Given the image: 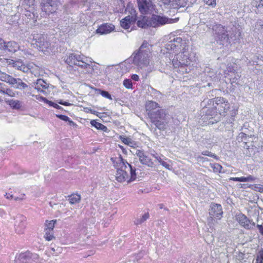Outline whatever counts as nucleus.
<instances>
[{
	"label": "nucleus",
	"instance_id": "nucleus-55",
	"mask_svg": "<svg viewBox=\"0 0 263 263\" xmlns=\"http://www.w3.org/2000/svg\"><path fill=\"white\" fill-rule=\"evenodd\" d=\"M58 103L60 104L63 105L65 106H69L71 105L70 103L67 102H64L63 101L60 100V101H58Z\"/></svg>",
	"mask_w": 263,
	"mask_h": 263
},
{
	"label": "nucleus",
	"instance_id": "nucleus-22",
	"mask_svg": "<svg viewBox=\"0 0 263 263\" xmlns=\"http://www.w3.org/2000/svg\"><path fill=\"white\" fill-rule=\"evenodd\" d=\"M137 25L139 27L144 29L150 27V17L140 15L137 20Z\"/></svg>",
	"mask_w": 263,
	"mask_h": 263
},
{
	"label": "nucleus",
	"instance_id": "nucleus-21",
	"mask_svg": "<svg viewBox=\"0 0 263 263\" xmlns=\"http://www.w3.org/2000/svg\"><path fill=\"white\" fill-rule=\"evenodd\" d=\"M114 25L111 24H105L101 25L96 30L98 33L100 34H107L114 30Z\"/></svg>",
	"mask_w": 263,
	"mask_h": 263
},
{
	"label": "nucleus",
	"instance_id": "nucleus-36",
	"mask_svg": "<svg viewBox=\"0 0 263 263\" xmlns=\"http://www.w3.org/2000/svg\"><path fill=\"white\" fill-rule=\"evenodd\" d=\"M41 100H42L45 103L48 104L49 106H52L57 109H63V108L59 106L58 104H57V103H54L52 101H49L48 100H47L46 98H44V97H41Z\"/></svg>",
	"mask_w": 263,
	"mask_h": 263
},
{
	"label": "nucleus",
	"instance_id": "nucleus-16",
	"mask_svg": "<svg viewBox=\"0 0 263 263\" xmlns=\"http://www.w3.org/2000/svg\"><path fill=\"white\" fill-rule=\"evenodd\" d=\"M247 64L253 65H262L263 64V56L260 54L248 53L246 55Z\"/></svg>",
	"mask_w": 263,
	"mask_h": 263
},
{
	"label": "nucleus",
	"instance_id": "nucleus-1",
	"mask_svg": "<svg viewBox=\"0 0 263 263\" xmlns=\"http://www.w3.org/2000/svg\"><path fill=\"white\" fill-rule=\"evenodd\" d=\"M148 117L156 128L160 131L167 129L172 119L168 112L162 108H158L155 112L148 113Z\"/></svg>",
	"mask_w": 263,
	"mask_h": 263
},
{
	"label": "nucleus",
	"instance_id": "nucleus-28",
	"mask_svg": "<svg viewBox=\"0 0 263 263\" xmlns=\"http://www.w3.org/2000/svg\"><path fill=\"white\" fill-rule=\"evenodd\" d=\"M6 102L13 109H19L22 107V102L19 100L11 99L8 100Z\"/></svg>",
	"mask_w": 263,
	"mask_h": 263
},
{
	"label": "nucleus",
	"instance_id": "nucleus-60",
	"mask_svg": "<svg viewBox=\"0 0 263 263\" xmlns=\"http://www.w3.org/2000/svg\"><path fill=\"white\" fill-rule=\"evenodd\" d=\"M255 179V178L251 175H249V176L247 177V182L249 181H253Z\"/></svg>",
	"mask_w": 263,
	"mask_h": 263
},
{
	"label": "nucleus",
	"instance_id": "nucleus-42",
	"mask_svg": "<svg viewBox=\"0 0 263 263\" xmlns=\"http://www.w3.org/2000/svg\"><path fill=\"white\" fill-rule=\"evenodd\" d=\"M3 94H6L8 95L10 97H14L15 93L10 88H8L5 86L4 92H3Z\"/></svg>",
	"mask_w": 263,
	"mask_h": 263
},
{
	"label": "nucleus",
	"instance_id": "nucleus-43",
	"mask_svg": "<svg viewBox=\"0 0 263 263\" xmlns=\"http://www.w3.org/2000/svg\"><path fill=\"white\" fill-rule=\"evenodd\" d=\"M49 249L55 253V255H58L59 253H61L62 248L59 247H52L51 246Z\"/></svg>",
	"mask_w": 263,
	"mask_h": 263
},
{
	"label": "nucleus",
	"instance_id": "nucleus-35",
	"mask_svg": "<svg viewBox=\"0 0 263 263\" xmlns=\"http://www.w3.org/2000/svg\"><path fill=\"white\" fill-rule=\"evenodd\" d=\"M211 103H213V105L214 106L215 105V98L214 99V100H211V99H204L201 103V106L203 107V112H206L205 109H206V105L207 104H211Z\"/></svg>",
	"mask_w": 263,
	"mask_h": 263
},
{
	"label": "nucleus",
	"instance_id": "nucleus-51",
	"mask_svg": "<svg viewBox=\"0 0 263 263\" xmlns=\"http://www.w3.org/2000/svg\"><path fill=\"white\" fill-rule=\"evenodd\" d=\"M256 259H259V260H263V249H261L258 252Z\"/></svg>",
	"mask_w": 263,
	"mask_h": 263
},
{
	"label": "nucleus",
	"instance_id": "nucleus-37",
	"mask_svg": "<svg viewBox=\"0 0 263 263\" xmlns=\"http://www.w3.org/2000/svg\"><path fill=\"white\" fill-rule=\"evenodd\" d=\"M149 214L148 213H145L140 219H137L134 222L136 225L141 224L145 221H146L149 218Z\"/></svg>",
	"mask_w": 263,
	"mask_h": 263
},
{
	"label": "nucleus",
	"instance_id": "nucleus-13",
	"mask_svg": "<svg viewBox=\"0 0 263 263\" xmlns=\"http://www.w3.org/2000/svg\"><path fill=\"white\" fill-rule=\"evenodd\" d=\"M170 22L169 19L165 16L154 14L150 17V27H158Z\"/></svg>",
	"mask_w": 263,
	"mask_h": 263
},
{
	"label": "nucleus",
	"instance_id": "nucleus-29",
	"mask_svg": "<svg viewBox=\"0 0 263 263\" xmlns=\"http://www.w3.org/2000/svg\"><path fill=\"white\" fill-rule=\"evenodd\" d=\"M172 41L175 43L176 46L177 47V49L179 50V51L183 50L184 48V46H185V42L182 41V39L180 37H176Z\"/></svg>",
	"mask_w": 263,
	"mask_h": 263
},
{
	"label": "nucleus",
	"instance_id": "nucleus-7",
	"mask_svg": "<svg viewBox=\"0 0 263 263\" xmlns=\"http://www.w3.org/2000/svg\"><path fill=\"white\" fill-rule=\"evenodd\" d=\"M213 30L215 40L219 42L220 44L227 45L230 43L227 30L224 27L218 24L213 27Z\"/></svg>",
	"mask_w": 263,
	"mask_h": 263
},
{
	"label": "nucleus",
	"instance_id": "nucleus-46",
	"mask_svg": "<svg viewBox=\"0 0 263 263\" xmlns=\"http://www.w3.org/2000/svg\"><path fill=\"white\" fill-rule=\"evenodd\" d=\"M205 4L208 6L214 7L216 5V0H203Z\"/></svg>",
	"mask_w": 263,
	"mask_h": 263
},
{
	"label": "nucleus",
	"instance_id": "nucleus-41",
	"mask_svg": "<svg viewBox=\"0 0 263 263\" xmlns=\"http://www.w3.org/2000/svg\"><path fill=\"white\" fill-rule=\"evenodd\" d=\"M55 221H56L51 220L49 222H48L47 221L45 223V229L48 230V231H53Z\"/></svg>",
	"mask_w": 263,
	"mask_h": 263
},
{
	"label": "nucleus",
	"instance_id": "nucleus-11",
	"mask_svg": "<svg viewBox=\"0 0 263 263\" xmlns=\"http://www.w3.org/2000/svg\"><path fill=\"white\" fill-rule=\"evenodd\" d=\"M38 258V255L30 252L22 253L16 256L14 263H33Z\"/></svg>",
	"mask_w": 263,
	"mask_h": 263
},
{
	"label": "nucleus",
	"instance_id": "nucleus-50",
	"mask_svg": "<svg viewBox=\"0 0 263 263\" xmlns=\"http://www.w3.org/2000/svg\"><path fill=\"white\" fill-rule=\"evenodd\" d=\"M56 116L60 119L62 120L65 121H69V118L66 116L63 115H56Z\"/></svg>",
	"mask_w": 263,
	"mask_h": 263
},
{
	"label": "nucleus",
	"instance_id": "nucleus-61",
	"mask_svg": "<svg viewBox=\"0 0 263 263\" xmlns=\"http://www.w3.org/2000/svg\"><path fill=\"white\" fill-rule=\"evenodd\" d=\"M7 199H13V196L12 194L6 193L5 195Z\"/></svg>",
	"mask_w": 263,
	"mask_h": 263
},
{
	"label": "nucleus",
	"instance_id": "nucleus-45",
	"mask_svg": "<svg viewBox=\"0 0 263 263\" xmlns=\"http://www.w3.org/2000/svg\"><path fill=\"white\" fill-rule=\"evenodd\" d=\"M123 85L126 88L128 89L132 88V81L129 79L124 80L123 81Z\"/></svg>",
	"mask_w": 263,
	"mask_h": 263
},
{
	"label": "nucleus",
	"instance_id": "nucleus-2",
	"mask_svg": "<svg viewBox=\"0 0 263 263\" xmlns=\"http://www.w3.org/2000/svg\"><path fill=\"white\" fill-rule=\"evenodd\" d=\"M150 54L149 45L144 41L138 51L132 56L134 64L141 68L147 66L149 63Z\"/></svg>",
	"mask_w": 263,
	"mask_h": 263
},
{
	"label": "nucleus",
	"instance_id": "nucleus-3",
	"mask_svg": "<svg viewBox=\"0 0 263 263\" xmlns=\"http://www.w3.org/2000/svg\"><path fill=\"white\" fill-rule=\"evenodd\" d=\"M65 61L70 66L75 65L84 69L85 73H91L93 70L92 66L87 63V58L82 55L70 53L65 58Z\"/></svg>",
	"mask_w": 263,
	"mask_h": 263
},
{
	"label": "nucleus",
	"instance_id": "nucleus-8",
	"mask_svg": "<svg viewBox=\"0 0 263 263\" xmlns=\"http://www.w3.org/2000/svg\"><path fill=\"white\" fill-rule=\"evenodd\" d=\"M33 40L35 42L34 45L40 51L45 52L50 46V42L46 35L34 33Z\"/></svg>",
	"mask_w": 263,
	"mask_h": 263
},
{
	"label": "nucleus",
	"instance_id": "nucleus-54",
	"mask_svg": "<svg viewBox=\"0 0 263 263\" xmlns=\"http://www.w3.org/2000/svg\"><path fill=\"white\" fill-rule=\"evenodd\" d=\"M256 227L258 228L259 233L263 235V225L262 224H257Z\"/></svg>",
	"mask_w": 263,
	"mask_h": 263
},
{
	"label": "nucleus",
	"instance_id": "nucleus-24",
	"mask_svg": "<svg viewBox=\"0 0 263 263\" xmlns=\"http://www.w3.org/2000/svg\"><path fill=\"white\" fill-rule=\"evenodd\" d=\"M145 108L146 111H148V114L155 112L158 108H161L157 103L152 101L146 102Z\"/></svg>",
	"mask_w": 263,
	"mask_h": 263
},
{
	"label": "nucleus",
	"instance_id": "nucleus-5",
	"mask_svg": "<svg viewBox=\"0 0 263 263\" xmlns=\"http://www.w3.org/2000/svg\"><path fill=\"white\" fill-rule=\"evenodd\" d=\"M191 61L183 53H179L172 60V64L175 68H178L182 73H189L191 71L189 65Z\"/></svg>",
	"mask_w": 263,
	"mask_h": 263
},
{
	"label": "nucleus",
	"instance_id": "nucleus-53",
	"mask_svg": "<svg viewBox=\"0 0 263 263\" xmlns=\"http://www.w3.org/2000/svg\"><path fill=\"white\" fill-rule=\"evenodd\" d=\"M5 47V42L0 37V49L3 50Z\"/></svg>",
	"mask_w": 263,
	"mask_h": 263
},
{
	"label": "nucleus",
	"instance_id": "nucleus-58",
	"mask_svg": "<svg viewBox=\"0 0 263 263\" xmlns=\"http://www.w3.org/2000/svg\"><path fill=\"white\" fill-rule=\"evenodd\" d=\"M6 85L4 83H2L0 82V93H3V92H4V88Z\"/></svg>",
	"mask_w": 263,
	"mask_h": 263
},
{
	"label": "nucleus",
	"instance_id": "nucleus-59",
	"mask_svg": "<svg viewBox=\"0 0 263 263\" xmlns=\"http://www.w3.org/2000/svg\"><path fill=\"white\" fill-rule=\"evenodd\" d=\"M131 78L132 79V80L135 81H138L139 79V76L136 74H133L131 77Z\"/></svg>",
	"mask_w": 263,
	"mask_h": 263
},
{
	"label": "nucleus",
	"instance_id": "nucleus-4",
	"mask_svg": "<svg viewBox=\"0 0 263 263\" xmlns=\"http://www.w3.org/2000/svg\"><path fill=\"white\" fill-rule=\"evenodd\" d=\"M111 161L114 166L117 169L116 179L119 182H123L128 178V174L126 171L127 168L125 160L121 155L118 157L111 158Z\"/></svg>",
	"mask_w": 263,
	"mask_h": 263
},
{
	"label": "nucleus",
	"instance_id": "nucleus-40",
	"mask_svg": "<svg viewBox=\"0 0 263 263\" xmlns=\"http://www.w3.org/2000/svg\"><path fill=\"white\" fill-rule=\"evenodd\" d=\"M45 235L44 237L45 239L48 241L51 240L52 239L54 238V237L53 235V231H48V230H44Z\"/></svg>",
	"mask_w": 263,
	"mask_h": 263
},
{
	"label": "nucleus",
	"instance_id": "nucleus-23",
	"mask_svg": "<svg viewBox=\"0 0 263 263\" xmlns=\"http://www.w3.org/2000/svg\"><path fill=\"white\" fill-rule=\"evenodd\" d=\"M20 46L14 41L5 42V47L3 50L14 53L19 49Z\"/></svg>",
	"mask_w": 263,
	"mask_h": 263
},
{
	"label": "nucleus",
	"instance_id": "nucleus-62",
	"mask_svg": "<svg viewBox=\"0 0 263 263\" xmlns=\"http://www.w3.org/2000/svg\"><path fill=\"white\" fill-rule=\"evenodd\" d=\"M230 180H233L234 181H239L240 182V177H232L230 179Z\"/></svg>",
	"mask_w": 263,
	"mask_h": 263
},
{
	"label": "nucleus",
	"instance_id": "nucleus-57",
	"mask_svg": "<svg viewBox=\"0 0 263 263\" xmlns=\"http://www.w3.org/2000/svg\"><path fill=\"white\" fill-rule=\"evenodd\" d=\"M25 3L30 6L33 5L34 4V0H25Z\"/></svg>",
	"mask_w": 263,
	"mask_h": 263
},
{
	"label": "nucleus",
	"instance_id": "nucleus-6",
	"mask_svg": "<svg viewBox=\"0 0 263 263\" xmlns=\"http://www.w3.org/2000/svg\"><path fill=\"white\" fill-rule=\"evenodd\" d=\"M241 132L237 137V140L239 142H243L246 144L249 142H253L256 138L253 128L250 127L247 123L243 124V126L241 128Z\"/></svg>",
	"mask_w": 263,
	"mask_h": 263
},
{
	"label": "nucleus",
	"instance_id": "nucleus-20",
	"mask_svg": "<svg viewBox=\"0 0 263 263\" xmlns=\"http://www.w3.org/2000/svg\"><path fill=\"white\" fill-rule=\"evenodd\" d=\"M35 66L33 64L25 65L22 61H17L13 63V67L16 69L23 71L24 73H28L29 71L32 73L31 69Z\"/></svg>",
	"mask_w": 263,
	"mask_h": 263
},
{
	"label": "nucleus",
	"instance_id": "nucleus-30",
	"mask_svg": "<svg viewBox=\"0 0 263 263\" xmlns=\"http://www.w3.org/2000/svg\"><path fill=\"white\" fill-rule=\"evenodd\" d=\"M16 80V82L13 86L15 88L20 90H24L28 87L27 84L23 82L21 79L17 78Z\"/></svg>",
	"mask_w": 263,
	"mask_h": 263
},
{
	"label": "nucleus",
	"instance_id": "nucleus-44",
	"mask_svg": "<svg viewBox=\"0 0 263 263\" xmlns=\"http://www.w3.org/2000/svg\"><path fill=\"white\" fill-rule=\"evenodd\" d=\"M120 139L125 144L130 145L132 144V141L130 138H125L124 136H120Z\"/></svg>",
	"mask_w": 263,
	"mask_h": 263
},
{
	"label": "nucleus",
	"instance_id": "nucleus-64",
	"mask_svg": "<svg viewBox=\"0 0 263 263\" xmlns=\"http://www.w3.org/2000/svg\"><path fill=\"white\" fill-rule=\"evenodd\" d=\"M68 122L70 126H73L76 125V124L72 121L70 120V119H69V121H68Z\"/></svg>",
	"mask_w": 263,
	"mask_h": 263
},
{
	"label": "nucleus",
	"instance_id": "nucleus-56",
	"mask_svg": "<svg viewBox=\"0 0 263 263\" xmlns=\"http://www.w3.org/2000/svg\"><path fill=\"white\" fill-rule=\"evenodd\" d=\"M84 110L87 112H90L93 114H96V113L97 112V111H96L95 110H92L90 108H89V107L84 108Z\"/></svg>",
	"mask_w": 263,
	"mask_h": 263
},
{
	"label": "nucleus",
	"instance_id": "nucleus-33",
	"mask_svg": "<svg viewBox=\"0 0 263 263\" xmlns=\"http://www.w3.org/2000/svg\"><path fill=\"white\" fill-rule=\"evenodd\" d=\"M125 164L128 165L130 173V178L128 182L135 180L136 178V168L133 167L132 165L128 163L127 161H125Z\"/></svg>",
	"mask_w": 263,
	"mask_h": 263
},
{
	"label": "nucleus",
	"instance_id": "nucleus-19",
	"mask_svg": "<svg viewBox=\"0 0 263 263\" xmlns=\"http://www.w3.org/2000/svg\"><path fill=\"white\" fill-rule=\"evenodd\" d=\"M136 155L139 158V161L142 164L151 167L155 166L154 162L151 159L145 155L142 151L139 149L137 150Z\"/></svg>",
	"mask_w": 263,
	"mask_h": 263
},
{
	"label": "nucleus",
	"instance_id": "nucleus-49",
	"mask_svg": "<svg viewBox=\"0 0 263 263\" xmlns=\"http://www.w3.org/2000/svg\"><path fill=\"white\" fill-rule=\"evenodd\" d=\"M202 155H205V156H208L212 157V158L216 157V156L215 154H214L212 153L211 152L208 151H203V152H202Z\"/></svg>",
	"mask_w": 263,
	"mask_h": 263
},
{
	"label": "nucleus",
	"instance_id": "nucleus-17",
	"mask_svg": "<svg viewBox=\"0 0 263 263\" xmlns=\"http://www.w3.org/2000/svg\"><path fill=\"white\" fill-rule=\"evenodd\" d=\"M26 218L22 215L16 216L15 222V230L17 234H22L24 233L26 227Z\"/></svg>",
	"mask_w": 263,
	"mask_h": 263
},
{
	"label": "nucleus",
	"instance_id": "nucleus-47",
	"mask_svg": "<svg viewBox=\"0 0 263 263\" xmlns=\"http://www.w3.org/2000/svg\"><path fill=\"white\" fill-rule=\"evenodd\" d=\"M235 65L234 64H228L226 71L228 72H234L235 71Z\"/></svg>",
	"mask_w": 263,
	"mask_h": 263
},
{
	"label": "nucleus",
	"instance_id": "nucleus-10",
	"mask_svg": "<svg viewBox=\"0 0 263 263\" xmlns=\"http://www.w3.org/2000/svg\"><path fill=\"white\" fill-rule=\"evenodd\" d=\"M41 5L42 11L50 14L56 12L60 2L58 0H42Z\"/></svg>",
	"mask_w": 263,
	"mask_h": 263
},
{
	"label": "nucleus",
	"instance_id": "nucleus-9",
	"mask_svg": "<svg viewBox=\"0 0 263 263\" xmlns=\"http://www.w3.org/2000/svg\"><path fill=\"white\" fill-rule=\"evenodd\" d=\"M128 11L130 15L126 16L120 21V25L122 27L125 29L129 28L130 25L134 24L137 20L136 11L132 7L128 6L125 11Z\"/></svg>",
	"mask_w": 263,
	"mask_h": 263
},
{
	"label": "nucleus",
	"instance_id": "nucleus-12",
	"mask_svg": "<svg viewBox=\"0 0 263 263\" xmlns=\"http://www.w3.org/2000/svg\"><path fill=\"white\" fill-rule=\"evenodd\" d=\"M214 108L221 115L225 116V114L230 108V104L223 98L217 97L215 98Z\"/></svg>",
	"mask_w": 263,
	"mask_h": 263
},
{
	"label": "nucleus",
	"instance_id": "nucleus-39",
	"mask_svg": "<svg viewBox=\"0 0 263 263\" xmlns=\"http://www.w3.org/2000/svg\"><path fill=\"white\" fill-rule=\"evenodd\" d=\"M166 48L167 50H174L176 52L180 51L179 50L177 49V46L172 41H171L170 42L166 44Z\"/></svg>",
	"mask_w": 263,
	"mask_h": 263
},
{
	"label": "nucleus",
	"instance_id": "nucleus-15",
	"mask_svg": "<svg viewBox=\"0 0 263 263\" xmlns=\"http://www.w3.org/2000/svg\"><path fill=\"white\" fill-rule=\"evenodd\" d=\"M222 206L220 204L217 203L211 204V208L209 210V214L212 220L213 218L220 219L222 216Z\"/></svg>",
	"mask_w": 263,
	"mask_h": 263
},
{
	"label": "nucleus",
	"instance_id": "nucleus-48",
	"mask_svg": "<svg viewBox=\"0 0 263 263\" xmlns=\"http://www.w3.org/2000/svg\"><path fill=\"white\" fill-rule=\"evenodd\" d=\"M101 91V95L107 99H109L110 100H112V98L111 95L108 93V92L105 91V90H100Z\"/></svg>",
	"mask_w": 263,
	"mask_h": 263
},
{
	"label": "nucleus",
	"instance_id": "nucleus-63",
	"mask_svg": "<svg viewBox=\"0 0 263 263\" xmlns=\"http://www.w3.org/2000/svg\"><path fill=\"white\" fill-rule=\"evenodd\" d=\"M154 94L156 95V96H158L161 95V93L160 91L154 90Z\"/></svg>",
	"mask_w": 263,
	"mask_h": 263
},
{
	"label": "nucleus",
	"instance_id": "nucleus-38",
	"mask_svg": "<svg viewBox=\"0 0 263 263\" xmlns=\"http://www.w3.org/2000/svg\"><path fill=\"white\" fill-rule=\"evenodd\" d=\"M253 5H255L256 7L255 11L257 13L263 14V4L260 3V1H258V3L253 2Z\"/></svg>",
	"mask_w": 263,
	"mask_h": 263
},
{
	"label": "nucleus",
	"instance_id": "nucleus-31",
	"mask_svg": "<svg viewBox=\"0 0 263 263\" xmlns=\"http://www.w3.org/2000/svg\"><path fill=\"white\" fill-rule=\"evenodd\" d=\"M152 156L156 158L158 162L165 168L170 170V165L167 163L166 162L164 161L157 154H152Z\"/></svg>",
	"mask_w": 263,
	"mask_h": 263
},
{
	"label": "nucleus",
	"instance_id": "nucleus-32",
	"mask_svg": "<svg viewBox=\"0 0 263 263\" xmlns=\"http://www.w3.org/2000/svg\"><path fill=\"white\" fill-rule=\"evenodd\" d=\"M68 200L71 204H74L80 202L81 200V196L80 195L76 194L69 196Z\"/></svg>",
	"mask_w": 263,
	"mask_h": 263
},
{
	"label": "nucleus",
	"instance_id": "nucleus-25",
	"mask_svg": "<svg viewBox=\"0 0 263 263\" xmlns=\"http://www.w3.org/2000/svg\"><path fill=\"white\" fill-rule=\"evenodd\" d=\"M48 87V84L42 79H38L36 82L34 88L39 91L44 92Z\"/></svg>",
	"mask_w": 263,
	"mask_h": 263
},
{
	"label": "nucleus",
	"instance_id": "nucleus-14",
	"mask_svg": "<svg viewBox=\"0 0 263 263\" xmlns=\"http://www.w3.org/2000/svg\"><path fill=\"white\" fill-rule=\"evenodd\" d=\"M236 218L238 223L246 229H252L255 226V222L251 221L246 215L241 213L237 214Z\"/></svg>",
	"mask_w": 263,
	"mask_h": 263
},
{
	"label": "nucleus",
	"instance_id": "nucleus-52",
	"mask_svg": "<svg viewBox=\"0 0 263 263\" xmlns=\"http://www.w3.org/2000/svg\"><path fill=\"white\" fill-rule=\"evenodd\" d=\"M213 168L216 172L217 171L220 172V170L222 168V166L218 164H214V166H213Z\"/></svg>",
	"mask_w": 263,
	"mask_h": 263
},
{
	"label": "nucleus",
	"instance_id": "nucleus-26",
	"mask_svg": "<svg viewBox=\"0 0 263 263\" xmlns=\"http://www.w3.org/2000/svg\"><path fill=\"white\" fill-rule=\"evenodd\" d=\"M186 0H172L170 4H168L170 7L174 9H178L180 7H184L186 6Z\"/></svg>",
	"mask_w": 263,
	"mask_h": 263
},
{
	"label": "nucleus",
	"instance_id": "nucleus-18",
	"mask_svg": "<svg viewBox=\"0 0 263 263\" xmlns=\"http://www.w3.org/2000/svg\"><path fill=\"white\" fill-rule=\"evenodd\" d=\"M139 10L142 14H146L153 9L152 3L149 0H137Z\"/></svg>",
	"mask_w": 263,
	"mask_h": 263
},
{
	"label": "nucleus",
	"instance_id": "nucleus-27",
	"mask_svg": "<svg viewBox=\"0 0 263 263\" xmlns=\"http://www.w3.org/2000/svg\"><path fill=\"white\" fill-rule=\"evenodd\" d=\"M16 79L4 72H3L2 75L0 78V80L7 82L13 86L15 85V83L16 82Z\"/></svg>",
	"mask_w": 263,
	"mask_h": 263
},
{
	"label": "nucleus",
	"instance_id": "nucleus-34",
	"mask_svg": "<svg viewBox=\"0 0 263 263\" xmlns=\"http://www.w3.org/2000/svg\"><path fill=\"white\" fill-rule=\"evenodd\" d=\"M90 123L92 125V126H95L98 129H101L103 131H106V130L107 129V127H106L103 124L97 122L95 120H92Z\"/></svg>",
	"mask_w": 263,
	"mask_h": 263
}]
</instances>
